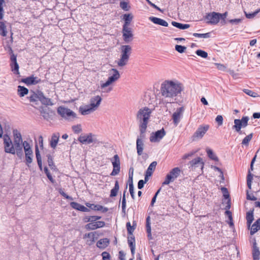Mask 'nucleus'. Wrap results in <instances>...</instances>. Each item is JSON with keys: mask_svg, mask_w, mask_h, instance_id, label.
<instances>
[{"mask_svg": "<svg viewBox=\"0 0 260 260\" xmlns=\"http://www.w3.org/2000/svg\"><path fill=\"white\" fill-rule=\"evenodd\" d=\"M132 52V47L129 45H122L120 47V58L117 61L119 67H122L127 64Z\"/></svg>", "mask_w": 260, "mask_h": 260, "instance_id": "obj_3", "label": "nucleus"}, {"mask_svg": "<svg viewBox=\"0 0 260 260\" xmlns=\"http://www.w3.org/2000/svg\"><path fill=\"white\" fill-rule=\"evenodd\" d=\"M249 119V118L248 116H244L241 119H235L233 128L235 129L240 135L245 134L244 132L241 131V128L247 126Z\"/></svg>", "mask_w": 260, "mask_h": 260, "instance_id": "obj_5", "label": "nucleus"}, {"mask_svg": "<svg viewBox=\"0 0 260 260\" xmlns=\"http://www.w3.org/2000/svg\"><path fill=\"white\" fill-rule=\"evenodd\" d=\"M196 53L197 55L204 58H206L208 57V53L202 50H197L196 51Z\"/></svg>", "mask_w": 260, "mask_h": 260, "instance_id": "obj_51", "label": "nucleus"}, {"mask_svg": "<svg viewBox=\"0 0 260 260\" xmlns=\"http://www.w3.org/2000/svg\"><path fill=\"white\" fill-rule=\"evenodd\" d=\"M253 137V134L246 136L242 140V144L245 146H248L249 142L251 141Z\"/></svg>", "mask_w": 260, "mask_h": 260, "instance_id": "obj_42", "label": "nucleus"}, {"mask_svg": "<svg viewBox=\"0 0 260 260\" xmlns=\"http://www.w3.org/2000/svg\"><path fill=\"white\" fill-rule=\"evenodd\" d=\"M110 76L108 77L106 82L101 84L102 88H104L109 86L110 84L117 81L120 77L118 71L116 69H112L110 71Z\"/></svg>", "mask_w": 260, "mask_h": 260, "instance_id": "obj_6", "label": "nucleus"}, {"mask_svg": "<svg viewBox=\"0 0 260 260\" xmlns=\"http://www.w3.org/2000/svg\"><path fill=\"white\" fill-rule=\"evenodd\" d=\"M21 81L27 86L31 85H36L41 82V80L37 77L31 76L22 79Z\"/></svg>", "mask_w": 260, "mask_h": 260, "instance_id": "obj_17", "label": "nucleus"}, {"mask_svg": "<svg viewBox=\"0 0 260 260\" xmlns=\"http://www.w3.org/2000/svg\"><path fill=\"white\" fill-rule=\"evenodd\" d=\"M35 153H36V157L37 160V163L38 165V166L39 167V169L41 171H42L43 169V166H42V158L41 156L39 150L38 146L37 145L35 147Z\"/></svg>", "mask_w": 260, "mask_h": 260, "instance_id": "obj_26", "label": "nucleus"}, {"mask_svg": "<svg viewBox=\"0 0 260 260\" xmlns=\"http://www.w3.org/2000/svg\"><path fill=\"white\" fill-rule=\"evenodd\" d=\"M95 136L92 133L81 135L78 138V141L83 144H89L95 142Z\"/></svg>", "mask_w": 260, "mask_h": 260, "instance_id": "obj_12", "label": "nucleus"}, {"mask_svg": "<svg viewBox=\"0 0 260 260\" xmlns=\"http://www.w3.org/2000/svg\"><path fill=\"white\" fill-rule=\"evenodd\" d=\"M126 190H125L123 192L122 198V212L125 213V209H126V198H125V193Z\"/></svg>", "mask_w": 260, "mask_h": 260, "instance_id": "obj_49", "label": "nucleus"}, {"mask_svg": "<svg viewBox=\"0 0 260 260\" xmlns=\"http://www.w3.org/2000/svg\"><path fill=\"white\" fill-rule=\"evenodd\" d=\"M243 92L245 93L246 94L253 98H255L257 96V93L253 91L252 90L248 89H243Z\"/></svg>", "mask_w": 260, "mask_h": 260, "instance_id": "obj_53", "label": "nucleus"}, {"mask_svg": "<svg viewBox=\"0 0 260 260\" xmlns=\"http://www.w3.org/2000/svg\"><path fill=\"white\" fill-rule=\"evenodd\" d=\"M24 153L25 164L28 167H29V165L32 161L33 151H24Z\"/></svg>", "mask_w": 260, "mask_h": 260, "instance_id": "obj_31", "label": "nucleus"}, {"mask_svg": "<svg viewBox=\"0 0 260 260\" xmlns=\"http://www.w3.org/2000/svg\"><path fill=\"white\" fill-rule=\"evenodd\" d=\"M101 101L102 98L99 95H96L91 98L89 105L95 111L100 106Z\"/></svg>", "mask_w": 260, "mask_h": 260, "instance_id": "obj_18", "label": "nucleus"}, {"mask_svg": "<svg viewBox=\"0 0 260 260\" xmlns=\"http://www.w3.org/2000/svg\"><path fill=\"white\" fill-rule=\"evenodd\" d=\"M253 178L252 175L250 173V171H249V173L247 177V184L248 188L250 189L251 188V183H252V180Z\"/></svg>", "mask_w": 260, "mask_h": 260, "instance_id": "obj_52", "label": "nucleus"}, {"mask_svg": "<svg viewBox=\"0 0 260 260\" xmlns=\"http://www.w3.org/2000/svg\"><path fill=\"white\" fill-rule=\"evenodd\" d=\"M205 19L207 23L211 24H216L219 21V13L213 12L207 14Z\"/></svg>", "mask_w": 260, "mask_h": 260, "instance_id": "obj_15", "label": "nucleus"}, {"mask_svg": "<svg viewBox=\"0 0 260 260\" xmlns=\"http://www.w3.org/2000/svg\"><path fill=\"white\" fill-rule=\"evenodd\" d=\"M152 112V109L144 107L139 109L136 114V119L139 125L141 137H143L146 132Z\"/></svg>", "mask_w": 260, "mask_h": 260, "instance_id": "obj_2", "label": "nucleus"}, {"mask_svg": "<svg viewBox=\"0 0 260 260\" xmlns=\"http://www.w3.org/2000/svg\"><path fill=\"white\" fill-rule=\"evenodd\" d=\"M166 134V133L163 128L155 133H152L149 138L150 141L151 142H158L164 138Z\"/></svg>", "mask_w": 260, "mask_h": 260, "instance_id": "obj_11", "label": "nucleus"}, {"mask_svg": "<svg viewBox=\"0 0 260 260\" xmlns=\"http://www.w3.org/2000/svg\"><path fill=\"white\" fill-rule=\"evenodd\" d=\"M109 241L107 238H104L100 239L96 243V246L98 247L101 249L105 248L109 244Z\"/></svg>", "mask_w": 260, "mask_h": 260, "instance_id": "obj_29", "label": "nucleus"}, {"mask_svg": "<svg viewBox=\"0 0 260 260\" xmlns=\"http://www.w3.org/2000/svg\"><path fill=\"white\" fill-rule=\"evenodd\" d=\"M202 159L200 157H197L189 162L190 167L192 169H196V168H200L202 169L203 168L204 164L202 162Z\"/></svg>", "mask_w": 260, "mask_h": 260, "instance_id": "obj_19", "label": "nucleus"}, {"mask_svg": "<svg viewBox=\"0 0 260 260\" xmlns=\"http://www.w3.org/2000/svg\"><path fill=\"white\" fill-rule=\"evenodd\" d=\"M111 162L113 166V170L111 173V176H116L119 174L120 170V162L119 157L117 154L114 155L111 159Z\"/></svg>", "mask_w": 260, "mask_h": 260, "instance_id": "obj_10", "label": "nucleus"}, {"mask_svg": "<svg viewBox=\"0 0 260 260\" xmlns=\"http://www.w3.org/2000/svg\"><path fill=\"white\" fill-rule=\"evenodd\" d=\"M221 190L223 193V196L224 198L226 199H229L230 195L228 189L224 187H221Z\"/></svg>", "mask_w": 260, "mask_h": 260, "instance_id": "obj_60", "label": "nucleus"}, {"mask_svg": "<svg viewBox=\"0 0 260 260\" xmlns=\"http://www.w3.org/2000/svg\"><path fill=\"white\" fill-rule=\"evenodd\" d=\"M254 217H253V211H249L246 214V220H247V223L248 226H250V225L251 224L252 221H253Z\"/></svg>", "mask_w": 260, "mask_h": 260, "instance_id": "obj_39", "label": "nucleus"}, {"mask_svg": "<svg viewBox=\"0 0 260 260\" xmlns=\"http://www.w3.org/2000/svg\"><path fill=\"white\" fill-rule=\"evenodd\" d=\"M180 172L181 170L178 167L173 168L166 176L162 185H168L170 182L174 181L179 176Z\"/></svg>", "mask_w": 260, "mask_h": 260, "instance_id": "obj_7", "label": "nucleus"}, {"mask_svg": "<svg viewBox=\"0 0 260 260\" xmlns=\"http://www.w3.org/2000/svg\"><path fill=\"white\" fill-rule=\"evenodd\" d=\"M85 228L86 230H94L96 229L95 222H91V223L87 224L85 225Z\"/></svg>", "mask_w": 260, "mask_h": 260, "instance_id": "obj_58", "label": "nucleus"}, {"mask_svg": "<svg viewBox=\"0 0 260 260\" xmlns=\"http://www.w3.org/2000/svg\"><path fill=\"white\" fill-rule=\"evenodd\" d=\"M210 32H207L205 34H198L193 33V36L195 37L201 38H209L210 37Z\"/></svg>", "mask_w": 260, "mask_h": 260, "instance_id": "obj_46", "label": "nucleus"}, {"mask_svg": "<svg viewBox=\"0 0 260 260\" xmlns=\"http://www.w3.org/2000/svg\"><path fill=\"white\" fill-rule=\"evenodd\" d=\"M7 34L6 26L4 22H0V35L3 37H6Z\"/></svg>", "mask_w": 260, "mask_h": 260, "instance_id": "obj_41", "label": "nucleus"}, {"mask_svg": "<svg viewBox=\"0 0 260 260\" xmlns=\"http://www.w3.org/2000/svg\"><path fill=\"white\" fill-rule=\"evenodd\" d=\"M120 7L124 11H128L129 8H130V6L128 5V4L127 2H124V1H121L120 2Z\"/></svg>", "mask_w": 260, "mask_h": 260, "instance_id": "obj_48", "label": "nucleus"}, {"mask_svg": "<svg viewBox=\"0 0 260 260\" xmlns=\"http://www.w3.org/2000/svg\"><path fill=\"white\" fill-rule=\"evenodd\" d=\"M206 152L208 157L212 160H217V157L214 154L213 151L210 149H207Z\"/></svg>", "mask_w": 260, "mask_h": 260, "instance_id": "obj_44", "label": "nucleus"}, {"mask_svg": "<svg viewBox=\"0 0 260 260\" xmlns=\"http://www.w3.org/2000/svg\"><path fill=\"white\" fill-rule=\"evenodd\" d=\"M133 172L134 169H132V174L131 175L130 173H128L129 190L130 194L134 193V189L133 182Z\"/></svg>", "mask_w": 260, "mask_h": 260, "instance_id": "obj_36", "label": "nucleus"}, {"mask_svg": "<svg viewBox=\"0 0 260 260\" xmlns=\"http://www.w3.org/2000/svg\"><path fill=\"white\" fill-rule=\"evenodd\" d=\"M157 165V162L155 161H154L152 162L149 166L148 168H147L146 173L148 174H150V175H152L153 172L155 169L156 166Z\"/></svg>", "mask_w": 260, "mask_h": 260, "instance_id": "obj_38", "label": "nucleus"}, {"mask_svg": "<svg viewBox=\"0 0 260 260\" xmlns=\"http://www.w3.org/2000/svg\"><path fill=\"white\" fill-rule=\"evenodd\" d=\"M10 66H11V70L13 72H14V73L16 74H19V65L17 63V62H16L15 63H14L13 64V63H10Z\"/></svg>", "mask_w": 260, "mask_h": 260, "instance_id": "obj_43", "label": "nucleus"}, {"mask_svg": "<svg viewBox=\"0 0 260 260\" xmlns=\"http://www.w3.org/2000/svg\"><path fill=\"white\" fill-rule=\"evenodd\" d=\"M102 256L103 257V260H110V255L108 252L106 251L103 252L102 253Z\"/></svg>", "mask_w": 260, "mask_h": 260, "instance_id": "obj_64", "label": "nucleus"}, {"mask_svg": "<svg viewBox=\"0 0 260 260\" xmlns=\"http://www.w3.org/2000/svg\"><path fill=\"white\" fill-rule=\"evenodd\" d=\"M72 129L75 134H79L82 131L81 126L80 124L73 125L72 126Z\"/></svg>", "mask_w": 260, "mask_h": 260, "instance_id": "obj_56", "label": "nucleus"}, {"mask_svg": "<svg viewBox=\"0 0 260 260\" xmlns=\"http://www.w3.org/2000/svg\"><path fill=\"white\" fill-rule=\"evenodd\" d=\"M260 230V218H258L254 223L252 224L251 230L250 234L253 235L258 230Z\"/></svg>", "mask_w": 260, "mask_h": 260, "instance_id": "obj_30", "label": "nucleus"}, {"mask_svg": "<svg viewBox=\"0 0 260 260\" xmlns=\"http://www.w3.org/2000/svg\"><path fill=\"white\" fill-rule=\"evenodd\" d=\"M14 136V143H23V140L21 133L17 129H14L13 131Z\"/></svg>", "mask_w": 260, "mask_h": 260, "instance_id": "obj_27", "label": "nucleus"}, {"mask_svg": "<svg viewBox=\"0 0 260 260\" xmlns=\"http://www.w3.org/2000/svg\"><path fill=\"white\" fill-rule=\"evenodd\" d=\"M28 98L31 102H35L39 100L43 105L45 106H53L54 104L51 99L46 98L41 91H39L37 93L33 92Z\"/></svg>", "mask_w": 260, "mask_h": 260, "instance_id": "obj_4", "label": "nucleus"}, {"mask_svg": "<svg viewBox=\"0 0 260 260\" xmlns=\"http://www.w3.org/2000/svg\"><path fill=\"white\" fill-rule=\"evenodd\" d=\"M242 20L241 18L233 19L229 20V22L232 24L238 25L242 21Z\"/></svg>", "mask_w": 260, "mask_h": 260, "instance_id": "obj_59", "label": "nucleus"}, {"mask_svg": "<svg viewBox=\"0 0 260 260\" xmlns=\"http://www.w3.org/2000/svg\"><path fill=\"white\" fill-rule=\"evenodd\" d=\"M41 115L45 119L48 120L49 118V115L46 110L42 109L40 111Z\"/></svg>", "mask_w": 260, "mask_h": 260, "instance_id": "obj_61", "label": "nucleus"}, {"mask_svg": "<svg viewBox=\"0 0 260 260\" xmlns=\"http://www.w3.org/2000/svg\"><path fill=\"white\" fill-rule=\"evenodd\" d=\"M144 137H141L140 136L137 138L136 141V148L138 155H141L144 149V143L142 139Z\"/></svg>", "mask_w": 260, "mask_h": 260, "instance_id": "obj_20", "label": "nucleus"}, {"mask_svg": "<svg viewBox=\"0 0 260 260\" xmlns=\"http://www.w3.org/2000/svg\"><path fill=\"white\" fill-rule=\"evenodd\" d=\"M128 244L131 248L132 254L134 255L135 251V240L134 237L132 236L128 238Z\"/></svg>", "mask_w": 260, "mask_h": 260, "instance_id": "obj_32", "label": "nucleus"}, {"mask_svg": "<svg viewBox=\"0 0 260 260\" xmlns=\"http://www.w3.org/2000/svg\"><path fill=\"white\" fill-rule=\"evenodd\" d=\"M172 24L173 26L180 29H185L188 28L190 27V25L188 24H182L176 21H172Z\"/></svg>", "mask_w": 260, "mask_h": 260, "instance_id": "obj_34", "label": "nucleus"}, {"mask_svg": "<svg viewBox=\"0 0 260 260\" xmlns=\"http://www.w3.org/2000/svg\"><path fill=\"white\" fill-rule=\"evenodd\" d=\"M133 16L132 14H125L123 15V18L124 23L122 27H129V26L133 20Z\"/></svg>", "mask_w": 260, "mask_h": 260, "instance_id": "obj_23", "label": "nucleus"}, {"mask_svg": "<svg viewBox=\"0 0 260 260\" xmlns=\"http://www.w3.org/2000/svg\"><path fill=\"white\" fill-rule=\"evenodd\" d=\"M47 157L48 166L52 170H55L56 167L53 162L52 156L50 154H47Z\"/></svg>", "mask_w": 260, "mask_h": 260, "instance_id": "obj_40", "label": "nucleus"}, {"mask_svg": "<svg viewBox=\"0 0 260 260\" xmlns=\"http://www.w3.org/2000/svg\"><path fill=\"white\" fill-rule=\"evenodd\" d=\"M126 225L128 233L129 234H132V233L134 232L135 229L134 226H132L129 222H127Z\"/></svg>", "mask_w": 260, "mask_h": 260, "instance_id": "obj_62", "label": "nucleus"}, {"mask_svg": "<svg viewBox=\"0 0 260 260\" xmlns=\"http://www.w3.org/2000/svg\"><path fill=\"white\" fill-rule=\"evenodd\" d=\"M95 233L91 232L88 234H86L84 236V238H88V239L86 241V243L89 245H92L95 241Z\"/></svg>", "mask_w": 260, "mask_h": 260, "instance_id": "obj_25", "label": "nucleus"}, {"mask_svg": "<svg viewBox=\"0 0 260 260\" xmlns=\"http://www.w3.org/2000/svg\"><path fill=\"white\" fill-rule=\"evenodd\" d=\"M183 89L182 84L176 81H165L161 85V93L163 96L168 98L167 102L172 103L174 97L181 93Z\"/></svg>", "mask_w": 260, "mask_h": 260, "instance_id": "obj_1", "label": "nucleus"}, {"mask_svg": "<svg viewBox=\"0 0 260 260\" xmlns=\"http://www.w3.org/2000/svg\"><path fill=\"white\" fill-rule=\"evenodd\" d=\"M18 92L19 96L22 97L28 93V90L26 87L19 85L18 86Z\"/></svg>", "mask_w": 260, "mask_h": 260, "instance_id": "obj_37", "label": "nucleus"}, {"mask_svg": "<svg viewBox=\"0 0 260 260\" xmlns=\"http://www.w3.org/2000/svg\"><path fill=\"white\" fill-rule=\"evenodd\" d=\"M93 111L94 110L89 105L79 107V112L83 115L89 114Z\"/></svg>", "mask_w": 260, "mask_h": 260, "instance_id": "obj_24", "label": "nucleus"}, {"mask_svg": "<svg viewBox=\"0 0 260 260\" xmlns=\"http://www.w3.org/2000/svg\"><path fill=\"white\" fill-rule=\"evenodd\" d=\"M59 137V134H54L52 136L50 142V145L52 148L54 149L56 148L58 142Z\"/></svg>", "mask_w": 260, "mask_h": 260, "instance_id": "obj_28", "label": "nucleus"}, {"mask_svg": "<svg viewBox=\"0 0 260 260\" xmlns=\"http://www.w3.org/2000/svg\"><path fill=\"white\" fill-rule=\"evenodd\" d=\"M87 206L95 211H100L102 209V206L100 205L90 204V206L87 205Z\"/></svg>", "mask_w": 260, "mask_h": 260, "instance_id": "obj_54", "label": "nucleus"}, {"mask_svg": "<svg viewBox=\"0 0 260 260\" xmlns=\"http://www.w3.org/2000/svg\"><path fill=\"white\" fill-rule=\"evenodd\" d=\"M186 49V47L184 46L179 45H176L175 46V50L180 53H182L185 52Z\"/></svg>", "mask_w": 260, "mask_h": 260, "instance_id": "obj_55", "label": "nucleus"}, {"mask_svg": "<svg viewBox=\"0 0 260 260\" xmlns=\"http://www.w3.org/2000/svg\"><path fill=\"white\" fill-rule=\"evenodd\" d=\"M119 189V186L118 181H116L115 182L114 187L111 189L110 192V197H116L118 191Z\"/></svg>", "mask_w": 260, "mask_h": 260, "instance_id": "obj_35", "label": "nucleus"}, {"mask_svg": "<svg viewBox=\"0 0 260 260\" xmlns=\"http://www.w3.org/2000/svg\"><path fill=\"white\" fill-rule=\"evenodd\" d=\"M23 147L24 148V151H32V150L30 146V144L26 141H23L22 143V148Z\"/></svg>", "mask_w": 260, "mask_h": 260, "instance_id": "obj_50", "label": "nucleus"}, {"mask_svg": "<svg viewBox=\"0 0 260 260\" xmlns=\"http://www.w3.org/2000/svg\"><path fill=\"white\" fill-rule=\"evenodd\" d=\"M57 112L62 117L67 119H74L76 117V114L75 112L64 107H58Z\"/></svg>", "mask_w": 260, "mask_h": 260, "instance_id": "obj_8", "label": "nucleus"}, {"mask_svg": "<svg viewBox=\"0 0 260 260\" xmlns=\"http://www.w3.org/2000/svg\"><path fill=\"white\" fill-rule=\"evenodd\" d=\"M216 122L218 123L219 126H220L223 123V117L221 115H217L215 118Z\"/></svg>", "mask_w": 260, "mask_h": 260, "instance_id": "obj_63", "label": "nucleus"}, {"mask_svg": "<svg viewBox=\"0 0 260 260\" xmlns=\"http://www.w3.org/2000/svg\"><path fill=\"white\" fill-rule=\"evenodd\" d=\"M260 9L257 10L255 12L251 13H247L246 12H245V14L246 15V17L248 19L253 18L254 17H255L257 13L259 12Z\"/></svg>", "mask_w": 260, "mask_h": 260, "instance_id": "obj_57", "label": "nucleus"}, {"mask_svg": "<svg viewBox=\"0 0 260 260\" xmlns=\"http://www.w3.org/2000/svg\"><path fill=\"white\" fill-rule=\"evenodd\" d=\"M208 125H200L193 135V140L201 139L209 129Z\"/></svg>", "mask_w": 260, "mask_h": 260, "instance_id": "obj_14", "label": "nucleus"}, {"mask_svg": "<svg viewBox=\"0 0 260 260\" xmlns=\"http://www.w3.org/2000/svg\"><path fill=\"white\" fill-rule=\"evenodd\" d=\"M260 251L258 247L256 245V243L254 242L253 244L252 256L253 259H257L259 257Z\"/></svg>", "mask_w": 260, "mask_h": 260, "instance_id": "obj_33", "label": "nucleus"}, {"mask_svg": "<svg viewBox=\"0 0 260 260\" xmlns=\"http://www.w3.org/2000/svg\"><path fill=\"white\" fill-rule=\"evenodd\" d=\"M146 231L148 233V236H151V226H150V217L148 216L146 218Z\"/></svg>", "mask_w": 260, "mask_h": 260, "instance_id": "obj_47", "label": "nucleus"}, {"mask_svg": "<svg viewBox=\"0 0 260 260\" xmlns=\"http://www.w3.org/2000/svg\"><path fill=\"white\" fill-rule=\"evenodd\" d=\"M149 19L154 24L165 27L168 26V23L166 20L161 18L151 16L149 18Z\"/></svg>", "mask_w": 260, "mask_h": 260, "instance_id": "obj_22", "label": "nucleus"}, {"mask_svg": "<svg viewBox=\"0 0 260 260\" xmlns=\"http://www.w3.org/2000/svg\"><path fill=\"white\" fill-rule=\"evenodd\" d=\"M5 151L8 153L15 154V149L10 137L7 134L3 136Z\"/></svg>", "mask_w": 260, "mask_h": 260, "instance_id": "obj_9", "label": "nucleus"}, {"mask_svg": "<svg viewBox=\"0 0 260 260\" xmlns=\"http://www.w3.org/2000/svg\"><path fill=\"white\" fill-rule=\"evenodd\" d=\"M183 111L184 108L183 107H181L177 108L176 111L173 114V122L175 126H177L179 123L182 116Z\"/></svg>", "mask_w": 260, "mask_h": 260, "instance_id": "obj_16", "label": "nucleus"}, {"mask_svg": "<svg viewBox=\"0 0 260 260\" xmlns=\"http://www.w3.org/2000/svg\"><path fill=\"white\" fill-rule=\"evenodd\" d=\"M123 40L126 43H128L133 40V34L131 27H122V29Z\"/></svg>", "mask_w": 260, "mask_h": 260, "instance_id": "obj_13", "label": "nucleus"}, {"mask_svg": "<svg viewBox=\"0 0 260 260\" xmlns=\"http://www.w3.org/2000/svg\"><path fill=\"white\" fill-rule=\"evenodd\" d=\"M9 53L11 55L10 56V60L11 63H14L17 62V55L14 54L13 53V51L11 48H10L9 49Z\"/></svg>", "mask_w": 260, "mask_h": 260, "instance_id": "obj_45", "label": "nucleus"}, {"mask_svg": "<svg viewBox=\"0 0 260 260\" xmlns=\"http://www.w3.org/2000/svg\"><path fill=\"white\" fill-rule=\"evenodd\" d=\"M70 206L73 209H76L78 211H80L86 212H89L90 211V210L88 208H87V207H85L84 206L82 205L77 202H71L70 203Z\"/></svg>", "mask_w": 260, "mask_h": 260, "instance_id": "obj_21", "label": "nucleus"}]
</instances>
